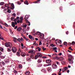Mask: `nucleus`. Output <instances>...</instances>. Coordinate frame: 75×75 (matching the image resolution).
<instances>
[{
	"label": "nucleus",
	"mask_w": 75,
	"mask_h": 75,
	"mask_svg": "<svg viewBox=\"0 0 75 75\" xmlns=\"http://www.w3.org/2000/svg\"><path fill=\"white\" fill-rule=\"evenodd\" d=\"M20 22V20H18V21H17V23H19Z\"/></svg>",
	"instance_id": "64"
},
{
	"label": "nucleus",
	"mask_w": 75,
	"mask_h": 75,
	"mask_svg": "<svg viewBox=\"0 0 75 75\" xmlns=\"http://www.w3.org/2000/svg\"><path fill=\"white\" fill-rule=\"evenodd\" d=\"M38 63H41V60L40 59H39L38 60Z\"/></svg>",
	"instance_id": "27"
},
{
	"label": "nucleus",
	"mask_w": 75,
	"mask_h": 75,
	"mask_svg": "<svg viewBox=\"0 0 75 75\" xmlns=\"http://www.w3.org/2000/svg\"><path fill=\"white\" fill-rule=\"evenodd\" d=\"M11 9H14V4L12 3L11 4Z\"/></svg>",
	"instance_id": "8"
},
{
	"label": "nucleus",
	"mask_w": 75,
	"mask_h": 75,
	"mask_svg": "<svg viewBox=\"0 0 75 75\" xmlns=\"http://www.w3.org/2000/svg\"><path fill=\"white\" fill-rule=\"evenodd\" d=\"M0 39L2 40H4V38L2 37H1V34H0Z\"/></svg>",
	"instance_id": "23"
},
{
	"label": "nucleus",
	"mask_w": 75,
	"mask_h": 75,
	"mask_svg": "<svg viewBox=\"0 0 75 75\" xmlns=\"http://www.w3.org/2000/svg\"><path fill=\"white\" fill-rule=\"evenodd\" d=\"M11 25L12 27H15L16 25H15V24L14 22H12Z\"/></svg>",
	"instance_id": "10"
},
{
	"label": "nucleus",
	"mask_w": 75,
	"mask_h": 75,
	"mask_svg": "<svg viewBox=\"0 0 75 75\" xmlns=\"http://www.w3.org/2000/svg\"><path fill=\"white\" fill-rule=\"evenodd\" d=\"M17 18H16V19H15V18H14V21H17Z\"/></svg>",
	"instance_id": "60"
},
{
	"label": "nucleus",
	"mask_w": 75,
	"mask_h": 75,
	"mask_svg": "<svg viewBox=\"0 0 75 75\" xmlns=\"http://www.w3.org/2000/svg\"><path fill=\"white\" fill-rule=\"evenodd\" d=\"M38 57H42V54L39 53H38L37 55H35V59H37Z\"/></svg>",
	"instance_id": "3"
},
{
	"label": "nucleus",
	"mask_w": 75,
	"mask_h": 75,
	"mask_svg": "<svg viewBox=\"0 0 75 75\" xmlns=\"http://www.w3.org/2000/svg\"><path fill=\"white\" fill-rule=\"evenodd\" d=\"M72 45V43H71V42H69L68 43V45Z\"/></svg>",
	"instance_id": "55"
},
{
	"label": "nucleus",
	"mask_w": 75,
	"mask_h": 75,
	"mask_svg": "<svg viewBox=\"0 0 75 75\" xmlns=\"http://www.w3.org/2000/svg\"><path fill=\"white\" fill-rule=\"evenodd\" d=\"M16 14L15 13H13L12 15V17H16Z\"/></svg>",
	"instance_id": "22"
},
{
	"label": "nucleus",
	"mask_w": 75,
	"mask_h": 75,
	"mask_svg": "<svg viewBox=\"0 0 75 75\" xmlns=\"http://www.w3.org/2000/svg\"><path fill=\"white\" fill-rule=\"evenodd\" d=\"M29 38L31 39L32 40H34V38H33V36H31V35H29Z\"/></svg>",
	"instance_id": "7"
},
{
	"label": "nucleus",
	"mask_w": 75,
	"mask_h": 75,
	"mask_svg": "<svg viewBox=\"0 0 75 75\" xmlns=\"http://www.w3.org/2000/svg\"><path fill=\"white\" fill-rule=\"evenodd\" d=\"M42 71H43L44 72H45V70L44 69H43L42 70Z\"/></svg>",
	"instance_id": "50"
},
{
	"label": "nucleus",
	"mask_w": 75,
	"mask_h": 75,
	"mask_svg": "<svg viewBox=\"0 0 75 75\" xmlns=\"http://www.w3.org/2000/svg\"><path fill=\"white\" fill-rule=\"evenodd\" d=\"M42 45V43L41 42H39V45Z\"/></svg>",
	"instance_id": "56"
},
{
	"label": "nucleus",
	"mask_w": 75,
	"mask_h": 75,
	"mask_svg": "<svg viewBox=\"0 0 75 75\" xmlns=\"http://www.w3.org/2000/svg\"><path fill=\"white\" fill-rule=\"evenodd\" d=\"M28 18V15H26L25 17V20L26 21V20H27Z\"/></svg>",
	"instance_id": "12"
},
{
	"label": "nucleus",
	"mask_w": 75,
	"mask_h": 75,
	"mask_svg": "<svg viewBox=\"0 0 75 75\" xmlns=\"http://www.w3.org/2000/svg\"><path fill=\"white\" fill-rule=\"evenodd\" d=\"M4 50V49H3V48L1 47L0 48V51H3Z\"/></svg>",
	"instance_id": "30"
},
{
	"label": "nucleus",
	"mask_w": 75,
	"mask_h": 75,
	"mask_svg": "<svg viewBox=\"0 0 75 75\" xmlns=\"http://www.w3.org/2000/svg\"><path fill=\"white\" fill-rule=\"evenodd\" d=\"M24 3L25 4H26V5H28V1L26 0L24 2Z\"/></svg>",
	"instance_id": "15"
},
{
	"label": "nucleus",
	"mask_w": 75,
	"mask_h": 75,
	"mask_svg": "<svg viewBox=\"0 0 75 75\" xmlns=\"http://www.w3.org/2000/svg\"><path fill=\"white\" fill-rule=\"evenodd\" d=\"M44 67H47V64H45L44 65Z\"/></svg>",
	"instance_id": "59"
},
{
	"label": "nucleus",
	"mask_w": 75,
	"mask_h": 75,
	"mask_svg": "<svg viewBox=\"0 0 75 75\" xmlns=\"http://www.w3.org/2000/svg\"><path fill=\"white\" fill-rule=\"evenodd\" d=\"M30 74V72L29 71H27L25 73L26 75H29Z\"/></svg>",
	"instance_id": "20"
},
{
	"label": "nucleus",
	"mask_w": 75,
	"mask_h": 75,
	"mask_svg": "<svg viewBox=\"0 0 75 75\" xmlns=\"http://www.w3.org/2000/svg\"><path fill=\"white\" fill-rule=\"evenodd\" d=\"M46 62L47 63V64H50L51 62V60L50 59L46 60Z\"/></svg>",
	"instance_id": "6"
},
{
	"label": "nucleus",
	"mask_w": 75,
	"mask_h": 75,
	"mask_svg": "<svg viewBox=\"0 0 75 75\" xmlns=\"http://www.w3.org/2000/svg\"><path fill=\"white\" fill-rule=\"evenodd\" d=\"M4 2H1L0 3V5L1 6H3V5H4Z\"/></svg>",
	"instance_id": "24"
},
{
	"label": "nucleus",
	"mask_w": 75,
	"mask_h": 75,
	"mask_svg": "<svg viewBox=\"0 0 75 75\" xmlns=\"http://www.w3.org/2000/svg\"><path fill=\"white\" fill-rule=\"evenodd\" d=\"M26 60L28 61H31V59L29 57H28L26 58Z\"/></svg>",
	"instance_id": "18"
},
{
	"label": "nucleus",
	"mask_w": 75,
	"mask_h": 75,
	"mask_svg": "<svg viewBox=\"0 0 75 75\" xmlns=\"http://www.w3.org/2000/svg\"><path fill=\"white\" fill-rule=\"evenodd\" d=\"M5 46H6V47H9L10 48H11L12 47V44L10 42H6L5 43Z\"/></svg>",
	"instance_id": "2"
},
{
	"label": "nucleus",
	"mask_w": 75,
	"mask_h": 75,
	"mask_svg": "<svg viewBox=\"0 0 75 75\" xmlns=\"http://www.w3.org/2000/svg\"><path fill=\"white\" fill-rule=\"evenodd\" d=\"M5 25L6 26V27H8V25L6 23H5Z\"/></svg>",
	"instance_id": "40"
},
{
	"label": "nucleus",
	"mask_w": 75,
	"mask_h": 75,
	"mask_svg": "<svg viewBox=\"0 0 75 75\" xmlns=\"http://www.w3.org/2000/svg\"><path fill=\"white\" fill-rule=\"evenodd\" d=\"M17 28V26H16V27L14 28L15 30H16Z\"/></svg>",
	"instance_id": "49"
},
{
	"label": "nucleus",
	"mask_w": 75,
	"mask_h": 75,
	"mask_svg": "<svg viewBox=\"0 0 75 75\" xmlns=\"http://www.w3.org/2000/svg\"><path fill=\"white\" fill-rule=\"evenodd\" d=\"M41 48H39L38 49V51L40 52V51H41Z\"/></svg>",
	"instance_id": "62"
},
{
	"label": "nucleus",
	"mask_w": 75,
	"mask_h": 75,
	"mask_svg": "<svg viewBox=\"0 0 75 75\" xmlns=\"http://www.w3.org/2000/svg\"><path fill=\"white\" fill-rule=\"evenodd\" d=\"M18 68H21L22 67H21V65H19L18 66Z\"/></svg>",
	"instance_id": "43"
},
{
	"label": "nucleus",
	"mask_w": 75,
	"mask_h": 75,
	"mask_svg": "<svg viewBox=\"0 0 75 75\" xmlns=\"http://www.w3.org/2000/svg\"><path fill=\"white\" fill-rule=\"evenodd\" d=\"M21 27H19L17 28L16 30L18 31H21Z\"/></svg>",
	"instance_id": "17"
},
{
	"label": "nucleus",
	"mask_w": 75,
	"mask_h": 75,
	"mask_svg": "<svg viewBox=\"0 0 75 75\" xmlns=\"http://www.w3.org/2000/svg\"><path fill=\"white\" fill-rule=\"evenodd\" d=\"M1 7H2V8L4 9V8H5L6 7H5L4 6H3Z\"/></svg>",
	"instance_id": "39"
},
{
	"label": "nucleus",
	"mask_w": 75,
	"mask_h": 75,
	"mask_svg": "<svg viewBox=\"0 0 75 75\" xmlns=\"http://www.w3.org/2000/svg\"><path fill=\"white\" fill-rule=\"evenodd\" d=\"M20 19L21 20H23V17H21L20 18Z\"/></svg>",
	"instance_id": "41"
},
{
	"label": "nucleus",
	"mask_w": 75,
	"mask_h": 75,
	"mask_svg": "<svg viewBox=\"0 0 75 75\" xmlns=\"http://www.w3.org/2000/svg\"><path fill=\"white\" fill-rule=\"evenodd\" d=\"M15 40H17L20 42V40H21V39L19 38L18 39H17V38H15Z\"/></svg>",
	"instance_id": "32"
},
{
	"label": "nucleus",
	"mask_w": 75,
	"mask_h": 75,
	"mask_svg": "<svg viewBox=\"0 0 75 75\" xmlns=\"http://www.w3.org/2000/svg\"><path fill=\"white\" fill-rule=\"evenodd\" d=\"M2 64L3 65H5V63L4 62H2Z\"/></svg>",
	"instance_id": "42"
},
{
	"label": "nucleus",
	"mask_w": 75,
	"mask_h": 75,
	"mask_svg": "<svg viewBox=\"0 0 75 75\" xmlns=\"http://www.w3.org/2000/svg\"><path fill=\"white\" fill-rule=\"evenodd\" d=\"M41 0H38V1H35V2H34V3H39V2Z\"/></svg>",
	"instance_id": "21"
},
{
	"label": "nucleus",
	"mask_w": 75,
	"mask_h": 75,
	"mask_svg": "<svg viewBox=\"0 0 75 75\" xmlns=\"http://www.w3.org/2000/svg\"><path fill=\"white\" fill-rule=\"evenodd\" d=\"M14 24L15 25H16V24H17V22H16V21H15Z\"/></svg>",
	"instance_id": "57"
},
{
	"label": "nucleus",
	"mask_w": 75,
	"mask_h": 75,
	"mask_svg": "<svg viewBox=\"0 0 75 75\" xmlns=\"http://www.w3.org/2000/svg\"><path fill=\"white\" fill-rule=\"evenodd\" d=\"M58 55V54H57V53H55V54H53L52 55V56H53V55Z\"/></svg>",
	"instance_id": "54"
},
{
	"label": "nucleus",
	"mask_w": 75,
	"mask_h": 75,
	"mask_svg": "<svg viewBox=\"0 0 75 75\" xmlns=\"http://www.w3.org/2000/svg\"><path fill=\"white\" fill-rule=\"evenodd\" d=\"M51 46L53 47H54V44H51Z\"/></svg>",
	"instance_id": "51"
},
{
	"label": "nucleus",
	"mask_w": 75,
	"mask_h": 75,
	"mask_svg": "<svg viewBox=\"0 0 75 75\" xmlns=\"http://www.w3.org/2000/svg\"><path fill=\"white\" fill-rule=\"evenodd\" d=\"M23 38L25 39V40H27V38H26L25 36L23 37Z\"/></svg>",
	"instance_id": "44"
},
{
	"label": "nucleus",
	"mask_w": 75,
	"mask_h": 75,
	"mask_svg": "<svg viewBox=\"0 0 75 75\" xmlns=\"http://www.w3.org/2000/svg\"><path fill=\"white\" fill-rule=\"evenodd\" d=\"M35 51H33L32 50H30L28 52V53H30L31 55L30 56V57L32 59H33L34 58V55L35 53Z\"/></svg>",
	"instance_id": "1"
},
{
	"label": "nucleus",
	"mask_w": 75,
	"mask_h": 75,
	"mask_svg": "<svg viewBox=\"0 0 75 75\" xmlns=\"http://www.w3.org/2000/svg\"><path fill=\"white\" fill-rule=\"evenodd\" d=\"M68 56L69 57V58H70V59H73V57H72V55H69L68 54Z\"/></svg>",
	"instance_id": "14"
},
{
	"label": "nucleus",
	"mask_w": 75,
	"mask_h": 75,
	"mask_svg": "<svg viewBox=\"0 0 75 75\" xmlns=\"http://www.w3.org/2000/svg\"><path fill=\"white\" fill-rule=\"evenodd\" d=\"M72 45H75V42H74V41L72 42Z\"/></svg>",
	"instance_id": "37"
},
{
	"label": "nucleus",
	"mask_w": 75,
	"mask_h": 75,
	"mask_svg": "<svg viewBox=\"0 0 75 75\" xmlns=\"http://www.w3.org/2000/svg\"><path fill=\"white\" fill-rule=\"evenodd\" d=\"M16 19L17 20H18V19H20V17L17 16L16 17Z\"/></svg>",
	"instance_id": "53"
},
{
	"label": "nucleus",
	"mask_w": 75,
	"mask_h": 75,
	"mask_svg": "<svg viewBox=\"0 0 75 75\" xmlns=\"http://www.w3.org/2000/svg\"><path fill=\"white\" fill-rule=\"evenodd\" d=\"M57 47H56L53 48V50L54 51H55V50H57Z\"/></svg>",
	"instance_id": "34"
},
{
	"label": "nucleus",
	"mask_w": 75,
	"mask_h": 75,
	"mask_svg": "<svg viewBox=\"0 0 75 75\" xmlns=\"http://www.w3.org/2000/svg\"><path fill=\"white\" fill-rule=\"evenodd\" d=\"M21 46L22 47V49H23V48H24V45H23V43H22L21 44Z\"/></svg>",
	"instance_id": "26"
},
{
	"label": "nucleus",
	"mask_w": 75,
	"mask_h": 75,
	"mask_svg": "<svg viewBox=\"0 0 75 75\" xmlns=\"http://www.w3.org/2000/svg\"><path fill=\"white\" fill-rule=\"evenodd\" d=\"M11 51L10 50V49L9 48H8V52H10Z\"/></svg>",
	"instance_id": "46"
},
{
	"label": "nucleus",
	"mask_w": 75,
	"mask_h": 75,
	"mask_svg": "<svg viewBox=\"0 0 75 75\" xmlns=\"http://www.w3.org/2000/svg\"><path fill=\"white\" fill-rule=\"evenodd\" d=\"M7 12H8V13H10L11 12V11L10 9H8V10L7 11Z\"/></svg>",
	"instance_id": "25"
},
{
	"label": "nucleus",
	"mask_w": 75,
	"mask_h": 75,
	"mask_svg": "<svg viewBox=\"0 0 75 75\" xmlns=\"http://www.w3.org/2000/svg\"><path fill=\"white\" fill-rule=\"evenodd\" d=\"M56 41H59V42H58L59 43H60V44H61V43H62V41L61 40H58V39H57L56 40Z\"/></svg>",
	"instance_id": "19"
},
{
	"label": "nucleus",
	"mask_w": 75,
	"mask_h": 75,
	"mask_svg": "<svg viewBox=\"0 0 75 75\" xmlns=\"http://www.w3.org/2000/svg\"><path fill=\"white\" fill-rule=\"evenodd\" d=\"M42 58H47V57L45 56H43L42 57Z\"/></svg>",
	"instance_id": "52"
},
{
	"label": "nucleus",
	"mask_w": 75,
	"mask_h": 75,
	"mask_svg": "<svg viewBox=\"0 0 75 75\" xmlns=\"http://www.w3.org/2000/svg\"><path fill=\"white\" fill-rule=\"evenodd\" d=\"M72 59L68 58V60L69 61V62L70 64H73L74 63V62L72 61Z\"/></svg>",
	"instance_id": "5"
},
{
	"label": "nucleus",
	"mask_w": 75,
	"mask_h": 75,
	"mask_svg": "<svg viewBox=\"0 0 75 75\" xmlns=\"http://www.w3.org/2000/svg\"><path fill=\"white\" fill-rule=\"evenodd\" d=\"M56 59H60V58L59 57H58V56H56Z\"/></svg>",
	"instance_id": "36"
},
{
	"label": "nucleus",
	"mask_w": 75,
	"mask_h": 75,
	"mask_svg": "<svg viewBox=\"0 0 75 75\" xmlns=\"http://www.w3.org/2000/svg\"><path fill=\"white\" fill-rule=\"evenodd\" d=\"M21 41H24V39H23L22 38H21Z\"/></svg>",
	"instance_id": "38"
},
{
	"label": "nucleus",
	"mask_w": 75,
	"mask_h": 75,
	"mask_svg": "<svg viewBox=\"0 0 75 75\" xmlns=\"http://www.w3.org/2000/svg\"><path fill=\"white\" fill-rule=\"evenodd\" d=\"M62 55V53H60L59 54V55Z\"/></svg>",
	"instance_id": "63"
},
{
	"label": "nucleus",
	"mask_w": 75,
	"mask_h": 75,
	"mask_svg": "<svg viewBox=\"0 0 75 75\" xmlns=\"http://www.w3.org/2000/svg\"><path fill=\"white\" fill-rule=\"evenodd\" d=\"M26 23H27V24L28 25H30V22L28 21V20H26Z\"/></svg>",
	"instance_id": "11"
},
{
	"label": "nucleus",
	"mask_w": 75,
	"mask_h": 75,
	"mask_svg": "<svg viewBox=\"0 0 75 75\" xmlns=\"http://www.w3.org/2000/svg\"><path fill=\"white\" fill-rule=\"evenodd\" d=\"M47 71H49V72H51V71H52V69H51V67H49L47 69Z\"/></svg>",
	"instance_id": "9"
},
{
	"label": "nucleus",
	"mask_w": 75,
	"mask_h": 75,
	"mask_svg": "<svg viewBox=\"0 0 75 75\" xmlns=\"http://www.w3.org/2000/svg\"><path fill=\"white\" fill-rule=\"evenodd\" d=\"M58 74L59 75H61V72H59L58 73Z\"/></svg>",
	"instance_id": "58"
},
{
	"label": "nucleus",
	"mask_w": 75,
	"mask_h": 75,
	"mask_svg": "<svg viewBox=\"0 0 75 75\" xmlns=\"http://www.w3.org/2000/svg\"><path fill=\"white\" fill-rule=\"evenodd\" d=\"M14 18H14L11 17V19L12 21H14Z\"/></svg>",
	"instance_id": "29"
},
{
	"label": "nucleus",
	"mask_w": 75,
	"mask_h": 75,
	"mask_svg": "<svg viewBox=\"0 0 75 75\" xmlns=\"http://www.w3.org/2000/svg\"><path fill=\"white\" fill-rule=\"evenodd\" d=\"M36 34H37L38 35H40V32H37L36 33Z\"/></svg>",
	"instance_id": "33"
},
{
	"label": "nucleus",
	"mask_w": 75,
	"mask_h": 75,
	"mask_svg": "<svg viewBox=\"0 0 75 75\" xmlns=\"http://www.w3.org/2000/svg\"><path fill=\"white\" fill-rule=\"evenodd\" d=\"M16 55L18 57H20V53L19 52H17L16 53Z\"/></svg>",
	"instance_id": "16"
},
{
	"label": "nucleus",
	"mask_w": 75,
	"mask_h": 75,
	"mask_svg": "<svg viewBox=\"0 0 75 75\" xmlns=\"http://www.w3.org/2000/svg\"><path fill=\"white\" fill-rule=\"evenodd\" d=\"M7 9H8V8H10L11 9V7H10V6H8L7 8Z\"/></svg>",
	"instance_id": "61"
},
{
	"label": "nucleus",
	"mask_w": 75,
	"mask_h": 75,
	"mask_svg": "<svg viewBox=\"0 0 75 75\" xmlns=\"http://www.w3.org/2000/svg\"><path fill=\"white\" fill-rule=\"evenodd\" d=\"M12 51L13 53H15L17 52V49L15 47H13L12 48Z\"/></svg>",
	"instance_id": "4"
},
{
	"label": "nucleus",
	"mask_w": 75,
	"mask_h": 75,
	"mask_svg": "<svg viewBox=\"0 0 75 75\" xmlns=\"http://www.w3.org/2000/svg\"><path fill=\"white\" fill-rule=\"evenodd\" d=\"M35 44H36V41H34V44L33 45H35Z\"/></svg>",
	"instance_id": "47"
},
{
	"label": "nucleus",
	"mask_w": 75,
	"mask_h": 75,
	"mask_svg": "<svg viewBox=\"0 0 75 75\" xmlns=\"http://www.w3.org/2000/svg\"><path fill=\"white\" fill-rule=\"evenodd\" d=\"M68 43H67V42H64L63 44L64 45H67V44Z\"/></svg>",
	"instance_id": "28"
},
{
	"label": "nucleus",
	"mask_w": 75,
	"mask_h": 75,
	"mask_svg": "<svg viewBox=\"0 0 75 75\" xmlns=\"http://www.w3.org/2000/svg\"><path fill=\"white\" fill-rule=\"evenodd\" d=\"M52 64L51 63H50V64H47V66H50V65H51Z\"/></svg>",
	"instance_id": "45"
},
{
	"label": "nucleus",
	"mask_w": 75,
	"mask_h": 75,
	"mask_svg": "<svg viewBox=\"0 0 75 75\" xmlns=\"http://www.w3.org/2000/svg\"><path fill=\"white\" fill-rule=\"evenodd\" d=\"M0 57L1 59H4V58H5V57H4V56H0Z\"/></svg>",
	"instance_id": "31"
},
{
	"label": "nucleus",
	"mask_w": 75,
	"mask_h": 75,
	"mask_svg": "<svg viewBox=\"0 0 75 75\" xmlns=\"http://www.w3.org/2000/svg\"><path fill=\"white\" fill-rule=\"evenodd\" d=\"M13 72L15 74H17V71L16 70H14L13 71Z\"/></svg>",
	"instance_id": "35"
},
{
	"label": "nucleus",
	"mask_w": 75,
	"mask_h": 75,
	"mask_svg": "<svg viewBox=\"0 0 75 75\" xmlns=\"http://www.w3.org/2000/svg\"><path fill=\"white\" fill-rule=\"evenodd\" d=\"M23 27H27V25L26 24H25V25H23Z\"/></svg>",
	"instance_id": "48"
},
{
	"label": "nucleus",
	"mask_w": 75,
	"mask_h": 75,
	"mask_svg": "<svg viewBox=\"0 0 75 75\" xmlns=\"http://www.w3.org/2000/svg\"><path fill=\"white\" fill-rule=\"evenodd\" d=\"M21 56H22V57H25V55H26V54H25V53L23 52V53H22L21 54Z\"/></svg>",
	"instance_id": "13"
}]
</instances>
